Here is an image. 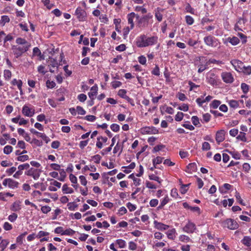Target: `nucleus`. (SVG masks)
Instances as JSON below:
<instances>
[{"instance_id":"41","label":"nucleus","mask_w":251,"mask_h":251,"mask_svg":"<svg viewBox=\"0 0 251 251\" xmlns=\"http://www.w3.org/2000/svg\"><path fill=\"white\" fill-rule=\"evenodd\" d=\"M60 177L58 178V179L61 181H64L65 178L66 176V174L65 171L63 169L61 170L59 172Z\"/></svg>"},{"instance_id":"19","label":"nucleus","mask_w":251,"mask_h":251,"mask_svg":"<svg viewBox=\"0 0 251 251\" xmlns=\"http://www.w3.org/2000/svg\"><path fill=\"white\" fill-rule=\"evenodd\" d=\"M186 172L188 173H192V172H195L197 170V165L195 163H189L187 166Z\"/></svg>"},{"instance_id":"6","label":"nucleus","mask_w":251,"mask_h":251,"mask_svg":"<svg viewBox=\"0 0 251 251\" xmlns=\"http://www.w3.org/2000/svg\"><path fill=\"white\" fill-rule=\"evenodd\" d=\"M231 64L233 66L235 70L237 72H241L242 69L244 66L243 63L237 59L232 60L230 61Z\"/></svg>"},{"instance_id":"59","label":"nucleus","mask_w":251,"mask_h":251,"mask_svg":"<svg viewBox=\"0 0 251 251\" xmlns=\"http://www.w3.org/2000/svg\"><path fill=\"white\" fill-rule=\"evenodd\" d=\"M149 178L151 180H153L157 181L159 183H161V181L160 180V178L158 176H156L155 175L152 174L149 176Z\"/></svg>"},{"instance_id":"61","label":"nucleus","mask_w":251,"mask_h":251,"mask_svg":"<svg viewBox=\"0 0 251 251\" xmlns=\"http://www.w3.org/2000/svg\"><path fill=\"white\" fill-rule=\"evenodd\" d=\"M68 208L70 210H75L77 207V205L74 202H70L68 204Z\"/></svg>"},{"instance_id":"31","label":"nucleus","mask_w":251,"mask_h":251,"mask_svg":"<svg viewBox=\"0 0 251 251\" xmlns=\"http://www.w3.org/2000/svg\"><path fill=\"white\" fill-rule=\"evenodd\" d=\"M128 177L133 179V180L134 181V183L136 186H138L140 184L141 180L139 178H136L134 176V175L133 174L130 175Z\"/></svg>"},{"instance_id":"21","label":"nucleus","mask_w":251,"mask_h":251,"mask_svg":"<svg viewBox=\"0 0 251 251\" xmlns=\"http://www.w3.org/2000/svg\"><path fill=\"white\" fill-rule=\"evenodd\" d=\"M155 227L159 230H166L169 228V226L166 225L161 223H158L156 221L154 222Z\"/></svg>"},{"instance_id":"36","label":"nucleus","mask_w":251,"mask_h":251,"mask_svg":"<svg viewBox=\"0 0 251 251\" xmlns=\"http://www.w3.org/2000/svg\"><path fill=\"white\" fill-rule=\"evenodd\" d=\"M9 242L7 240H2L0 243V248L1 249V251H3L7 247Z\"/></svg>"},{"instance_id":"10","label":"nucleus","mask_w":251,"mask_h":251,"mask_svg":"<svg viewBox=\"0 0 251 251\" xmlns=\"http://www.w3.org/2000/svg\"><path fill=\"white\" fill-rule=\"evenodd\" d=\"M183 229L187 233H193L196 229V226L194 223L189 222Z\"/></svg>"},{"instance_id":"11","label":"nucleus","mask_w":251,"mask_h":251,"mask_svg":"<svg viewBox=\"0 0 251 251\" xmlns=\"http://www.w3.org/2000/svg\"><path fill=\"white\" fill-rule=\"evenodd\" d=\"M22 113L25 116L31 117L34 114V110H32L26 105H24L23 107Z\"/></svg>"},{"instance_id":"37","label":"nucleus","mask_w":251,"mask_h":251,"mask_svg":"<svg viewBox=\"0 0 251 251\" xmlns=\"http://www.w3.org/2000/svg\"><path fill=\"white\" fill-rule=\"evenodd\" d=\"M235 198L238 201L239 203L243 205H245V203L243 202V201L241 199L240 193L237 191L235 193Z\"/></svg>"},{"instance_id":"12","label":"nucleus","mask_w":251,"mask_h":251,"mask_svg":"<svg viewBox=\"0 0 251 251\" xmlns=\"http://www.w3.org/2000/svg\"><path fill=\"white\" fill-rule=\"evenodd\" d=\"M152 15L151 13H148L147 15L144 16L142 18H141L139 22L140 24H142L144 23L143 26H146L148 25L149 20L152 18Z\"/></svg>"},{"instance_id":"50","label":"nucleus","mask_w":251,"mask_h":251,"mask_svg":"<svg viewBox=\"0 0 251 251\" xmlns=\"http://www.w3.org/2000/svg\"><path fill=\"white\" fill-rule=\"evenodd\" d=\"M241 87L244 93L246 94L248 93L249 91V86L247 84L242 83Z\"/></svg>"},{"instance_id":"58","label":"nucleus","mask_w":251,"mask_h":251,"mask_svg":"<svg viewBox=\"0 0 251 251\" xmlns=\"http://www.w3.org/2000/svg\"><path fill=\"white\" fill-rule=\"evenodd\" d=\"M46 85H47V87L48 88H53L55 86L56 84L54 81H50V80H47V81L46 82Z\"/></svg>"},{"instance_id":"43","label":"nucleus","mask_w":251,"mask_h":251,"mask_svg":"<svg viewBox=\"0 0 251 251\" xmlns=\"http://www.w3.org/2000/svg\"><path fill=\"white\" fill-rule=\"evenodd\" d=\"M229 104L230 107L233 108H237L239 106L238 102L235 100H231L229 102Z\"/></svg>"},{"instance_id":"9","label":"nucleus","mask_w":251,"mask_h":251,"mask_svg":"<svg viewBox=\"0 0 251 251\" xmlns=\"http://www.w3.org/2000/svg\"><path fill=\"white\" fill-rule=\"evenodd\" d=\"M146 36L142 35L140 36L137 39L136 44L138 47L143 48L146 47L147 46H144L146 44Z\"/></svg>"},{"instance_id":"14","label":"nucleus","mask_w":251,"mask_h":251,"mask_svg":"<svg viewBox=\"0 0 251 251\" xmlns=\"http://www.w3.org/2000/svg\"><path fill=\"white\" fill-rule=\"evenodd\" d=\"M98 90V88L96 85L91 87V92L88 93V96L91 100H94L95 99Z\"/></svg>"},{"instance_id":"48","label":"nucleus","mask_w":251,"mask_h":251,"mask_svg":"<svg viewBox=\"0 0 251 251\" xmlns=\"http://www.w3.org/2000/svg\"><path fill=\"white\" fill-rule=\"evenodd\" d=\"M4 77L6 79H9L11 77V72L8 70H4Z\"/></svg>"},{"instance_id":"42","label":"nucleus","mask_w":251,"mask_h":251,"mask_svg":"<svg viewBox=\"0 0 251 251\" xmlns=\"http://www.w3.org/2000/svg\"><path fill=\"white\" fill-rule=\"evenodd\" d=\"M75 231L72 229H67L62 233V235H73Z\"/></svg>"},{"instance_id":"8","label":"nucleus","mask_w":251,"mask_h":251,"mask_svg":"<svg viewBox=\"0 0 251 251\" xmlns=\"http://www.w3.org/2000/svg\"><path fill=\"white\" fill-rule=\"evenodd\" d=\"M225 131L224 130L221 129L217 132L216 134V140L218 144L225 140Z\"/></svg>"},{"instance_id":"39","label":"nucleus","mask_w":251,"mask_h":251,"mask_svg":"<svg viewBox=\"0 0 251 251\" xmlns=\"http://www.w3.org/2000/svg\"><path fill=\"white\" fill-rule=\"evenodd\" d=\"M247 22V20L244 18H240L239 19V20L237 22L236 24L238 25L239 26L243 27V26L245 25V23Z\"/></svg>"},{"instance_id":"16","label":"nucleus","mask_w":251,"mask_h":251,"mask_svg":"<svg viewBox=\"0 0 251 251\" xmlns=\"http://www.w3.org/2000/svg\"><path fill=\"white\" fill-rule=\"evenodd\" d=\"M48 63L49 67L56 68L57 70L58 67V64L55 59L51 57H49L48 61Z\"/></svg>"},{"instance_id":"24","label":"nucleus","mask_w":251,"mask_h":251,"mask_svg":"<svg viewBox=\"0 0 251 251\" xmlns=\"http://www.w3.org/2000/svg\"><path fill=\"white\" fill-rule=\"evenodd\" d=\"M62 191L64 193L66 194H72L74 192L73 189L69 187L66 184H65L63 185Z\"/></svg>"},{"instance_id":"3","label":"nucleus","mask_w":251,"mask_h":251,"mask_svg":"<svg viewBox=\"0 0 251 251\" xmlns=\"http://www.w3.org/2000/svg\"><path fill=\"white\" fill-rule=\"evenodd\" d=\"M41 172L40 170L31 168L25 173V174L28 176H32L34 179L36 180L39 178Z\"/></svg>"},{"instance_id":"34","label":"nucleus","mask_w":251,"mask_h":251,"mask_svg":"<svg viewBox=\"0 0 251 251\" xmlns=\"http://www.w3.org/2000/svg\"><path fill=\"white\" fill-rule=\"evenodd\" d=\"M163 159V158L160 157V156H157L155 159H154L152 161V163H153V166H154V167H155V166L157 164H160L162 162Z\"/></svg>"},{"instance_id":"64","label":"nucleus","mask_w":251,"mask_h":251,"mask_svg":"<svg viewBox=\"0 0 251 251\" xmlns=\"http://www.w3.org/2000/svg\"><path fill=\"white\" fill-rule=\"evenodd\" d=\"M87 96L84 94H81L78 96V99L81 102H84L86 100Z\"/></svg>"},{"instance_id":"7","label":"nucleus","mask_w":251,"mask_h":251,"mask_svg":"<svg viewBox=\"0 0 251 251\" xmlns=\"http://www.w3.org/2000/svg\"><path fill=\"white\" fill-rule=\"evenodd\" d=\"M222 79L226 83H231L233 81V77L230 73L225 72L222 74Z\"/></svg>"},{"instance_id":"62","label":"nucleus","mask_w":251,"mask_h":251,"mask_svg":"<svg viewBox=\"0 0 251 251\" xmlns=\"http://www.w3.org/2000/svg\"><path fill=\"white\" fill-rule=\"evenodd\" d=\"M137 248L136 244L133 241H130L129 243V249L130 250L134 251Z\"/></svg>"},{"instance_id":"4","label":"nucleus","mask_w":251,"mask_h":251,"mask_svg":"<svg viewBox=\"0 0 251 251\" xmlns=\"http://www.w3.org/2000/svg\"><path fill=\"white\" fill-rule=\"evenodd\" d=\"M141 132L143 134H155L158 132V130L153 126H146L141 129Z\"/></svg>"},{"instance_id":"20","label":"nucleus","mask_w":251,"mask_h":251,"mask_svg":"<svg viewBox=\"0 0 251 251\" xmlns=\"http://www.w3.org/2000/svg\"><path fill=\"white\" fill-rule=\"evenodd\" d=\"M16 43L19 45H23V46H27L30 47V44L27 42V41L22 38H18L16 41Z\"/></svg>"},{"instance_id":"2","label":"nucleus","mask_w":251,"mask_h":251,"mask_svg":"<svg viewBox=\"0 0 251 251\" xmlns=\"http://www.w3.org/2000/svg\"><path fill=\"white\" fill-rule=\"evenodd\" d=\"M29 47L27 46H14L12 48L14 54L16 57H18L22 54L28 50Z\"/></svg>"},{"instance_id":"27","label":"nucleus","mask_w":251,"mask_h":251,"mask_svg":"<svg viewBox=\"0 0 251 251\" xmlns=\"http://www.w3.org/2000/svg\"><path fill=\"white\" fill-rule=\"evenodd\" d=\"M10 21V19L8 16L3 15L1 16V20L0 21V24H1L2 26L4 25L5 24L7 23H9Z\"/></svg>"},{"instance_id":"35","label":"nucleus","mask_w":251,"mask_h":251,"mask_svg":"<svg viewBox=\"0 0 251 251\" xmlns=\"http://www.w3.org/2000/svg\"><path fill=\"white\" fill-rule=\"evenodd\" d=\"M246 133L243 132H240L239 135L237 137V139L243 142H246L247 139L245 136Z\"/></svg>"},{"instance_id":"23","label":"nucleus","mask_w":251,"mask_h":251,"mask_svg":"<svg viewBox=\"0 0 251 251\" xmlns=\"http://www.w3.org/2000/svg\"><path fill=\"white\" fill-rule=\"evenodd\" d=\"M19 183L11 178H9V183L8 186L11 188H17L18 187Z\"/></svg>"},{"instance_id":"47","label":"nucleus","mask_w":251,"mask_h":251,"mask_svg":"<svg viewBox=\"0 0 251 251\" xmlns=\"http://www.w3.org/2000/svg\"><path fill=\"white\" fill-rule=\"evenodd\" d=\"M17 214L13 213L8 216V219L11 222H14L17 219Z\"/></svg>"},{"instance_id":"51","label":"nucleus","mask_w":251,"mask_h":251,"mask_svg":"<svg viewBox=\"0 0 251 251\" xmlns=\"http://www.w3.org/2000/svg\"><path fill=\"white\" fill-rule=\"evenodd\" d=\"M28 156L27 155H23L19 156L17 157V160L20 161L24 162L28 159Z\"/></svg>"},{"instance_id":"38","label":"nucleus","mask_w":251,"mask_h":251,"mask_svg":"<svg viewBox=\"0 0 251 251\" xmlns=\"http://www.w3.org/2000/svg\"><path fill=\"white\" fill-rule=\"evenodd\" d=\"M13 148L9 145L6 146L3 149V152L6 154H8L12 151Z\"/></svg>"},{"instance_id":"54","label":"nucleus","mask_w":251,"mask_h":251,"mask_svg":"<svg viewBox=\"0 0 251 251\" xmlns=\"http://www.w3.org/2000/svg\"><path fill=\"white\" fill-rule=\"evenodd\" d=\"M221 104V101L218 100H214L211 104V106L213 108H217Z\"/></svg>"},{"instance_id":"49","label":"nucleus","mask_w":251,"mask_h":251,"mask_svg":"<svg viewBox=\"0 0 251 251\" xmlns=\"http://www.w3.org/2000/svg\"><path fill=\"white\" fill-rule=\"evenodd\" d=\"M210 149V144L206 142H204L202 143V150L203 151H208Z\"/></svg>"},{"instance_id":"45","label":"nucleus","mask_w":251,"mask_h":251,"mask_svg":"<svg viewBox=\"0 0 251 251\" xmlns=\"http://www.w3.org/2000/svg\"><path fill=\"white\" fill-rule=\"evenodd\" d=\"M183 117V113L182 112H178L177 113L176 115L175 116V120L176 121H181Z\"/></svg>"},{"instance_id":"57","label":"nucleus","mask_w":251,"mask_h":251,"mask_svg":"<svg viewBox=\"0 0 251 251\" xmlns=\"http://www.w3.org/2000/svg\"><path fill=\"white\" fill-rule=\"evenodd\" d=\"M186 22L187 24L189 25H191L194 23V19L193 18L190 16H186L185 17Z\"/></svg>"},{"instance_id":"29","label":"nucleus","mask_w":251,"mask_h":251,"mask_svg":"<svg viewBox=\"0 0 251 251\" xmlns=\"http://www.w3.org/2000/svg\"><path fill=\"white\" fill-rule=\"evenodd\" d=\"M33 187L35 188H40L41 191H44L46 189V186L44 185L43 183H35Z\"/></svg>"},{"instance_id":"63","label":"nucleus","mask_w":251,"mask_h":251,"mask_svg":"<svg viewBox=\"0 0 251 251\" xmlns=\"http://www.w3.org/2000/svg\"><path fill=\"white\" fill-rule=\"evenodd\" d=\"M49 234V232H45L44 231H40L38 234V235L36 236V237L38 238H40L42 237L47 236Z\"/></svg>"},{"instance_id":"33","label":"nucleus","mask_w":251,"mask_h":251,"mask_svg":"<svg viewBox=\"0 0 251 251\" xmlns=\"http://www.w3.org/2000/svg\"><path fill=\"white\" fill-rule=\"evenodd\" d=\"M126 91L125 89H120L118 91V95L121 98H125L126 99H130L126 95Z\"/></svg>"},{"instance_id":"28","label":"nucleus","mask_w":251,"mask_h":251,"mask_svg":"<svg viewBox=\"0 0 251 251\" xmlns=\"http://www.w3.org/2000/svg\"><path fill=\"white\" fill-rule=\"evenodd\" d=\"M11 83L13 85H17L19 90H21V87L22 86L23 84L22 80L14 79L12 81Z\"/></svg>"},{"instance_id":"52","label":"nucleus","mask_w":251,"mask_h":251,"mask_svg":"<svg viewBox=\"0 0 251 251\" xmlns=\"http://www.w3.org/2000/svg\"><path fill=\"white\" fill-rule=\"evenodd\" d=\"M123 147L122 146V147H120V146L119 145V143H118L116 146L114 147L113 150V153H116L119 150H120V154L123 151Z\"/></svg>"},{"instance_id":"44","label":"nucleus","mask_w":251,"mask_h":251,"mask_svg":"<svg viewBox=\"0 0 251 251\" xmlns=\"http://www.w3.org/2000/svg\"><path fill=\"white\" fill-rule=\"evenodd\" d=\"M169 201V198L168 196H166L164 199L161 201L160 206L159 208L163 207L165 205H166Z\"/></svg>"},{"instance_id":"22","label":"nucleus","mask_w":251,"mask_h":251,"mask_svg":"<svg viewBox=\"0 0 251 251\" xmlns=\"http://www.w3.org/2000/svg\"><path fill=\"white\" fill-rule=\"evenodd\" d=\"M136 15L134 13L132 12L128 14V22L129 24H130V27L131 28H133L134 27V23H133V18Z\"/></svg>"},{"instance_id":"32","label":"nucleus","mask_w":251,"mask_h":251,"mask_svg":"<svg viewBox=\"0 0 251 251\" xmlns=\"http://www.w3.org/2000/svg\"><path fill=\"white\" fill-rule=\"evenodd\" d=\"M229 42L232 45H236L239 43V39L237 37H233L228 38Z\"/></svg>"},{"instance_id":"55","label":"nucleus","mask_w":251,"mask_h":251,"mask_svg":"<svg viewBox=\"0 0 251 251\" xmlns=\"http://www.w3.org/2000/svg\"><path fill=\"white\" fill-rule=\"evenodd\" d=\"M51 210V208L49 206H43L41 207V211L43 213L47 214Z\"/></svg>"},{"instance_id":"26","label":"nucleus","mask_w":251,"mask_h":251,"mask_svg":"<svg viewBox=\"0 0 251 251\" xmlns=\"http://www.w3.org/2000/svg\"><path fill=\"white\" fill-rule=\"evenodd\" d=\"M241 72H243L244 74L249 75L251 74V66H243Z\"/></svg>"},{"instance_id":"5","label":"nucleus","mask_w":251,"mask_h":251,"mask_svg":"<svg viewBox=\"0 0 251 251\" xmlns=\"http://www.w3.org/2000/svg\"><path fill=\"white\" fill-rule=\"evenodd\" d=\"M225 225L230 229H235L238 228L239 226L237 223L231 219H227L225 222Z\"/></svg>"},{"instance_id":"1","label":"nucleus","mask_w":251,"mask_h":251,"mask_svg":"<svg viewBox=\"0 0 251 251\" xmlns=\"http://www.w3.org/2000/svg\"><path fill=\"white\" fill-rule=\"evenodd\" d=\"M204 43L208 46L212 48H216L219 46L220 42L214 36L208 35L205 36L203 39Z\"/></svg>"},{"instance_id":"53","label":"nucleus","mask_w":251,"mask_h":251,"mask_svg":"<svg viewBox=\"0 0 251 251\" xmlns=\"http://www.w3.org/2000/svg\"><path fill=\"white\" fill-rule=\"evenodd\" d=\"M29 168V164L28 163H25L22 165H20L18 166V169L20 171H22L24 169H28Z\"/></svg>"},{"instance_id":"56","label":"nucleus","mask_w":251,"mask_h":251,"mask_svg":"<svg viewBox=\"0 0 251 251\" xmlns=\"http://www.w3.org/2000/svg\"><path fill=\"white\" fill-rule=\"evenodd\" d=\"M192 123L195 126H197L199 124V119L197 116H194L192 117Z\"/></svg>"},{"instance_id":"60","label":"nucleus","mask_w":251,"mask_h":251,"mask_svg":"<svg viewBox=\"0 0 251 251\" xmlns=\"http://www.w3.org/2000/svg\"><path fill=\"white\" fill-rule=\"evenodd\" d=\"M111 129L114 132H117L120 129V126L116 124H113L110 126Z\"/></svg>"},{"instance_id":"25","label":"nucleus","mask_w":251,"mask_h":251,"mask_svg":"<svg viewBox=\"0 0 251 251\" xmlns=\"http://www.w3.org/2000/svg\"><path fill=\"white\" fill-rule=\"evenodd\" d=\"M242 243L247 247L251 246V238L249 236H245L242 240Z\"/></svg>"},{"instance_id":"40","label":"nucleus","mask_w":251,"mask_h":251,"mask_svg":"<svg viewBox=\"0 0 251 251\" xmlns=\"http://www.w3.org/2000/svg\"><path fill=\"white\" fill-rule=\"evenodd\" d=\"M116 243L118 245L119 248H124L126 246V242L122 239H118L116 240Z\"/></svg>"},{"instance_id":"30","label":"nucleus","mask_w":251,"mask_h":251,"mask_svg":"<svg viewBox=\"0 0 251 251\" xmlns=\"http://www.w3.org/2000/svg\"><path fill=\"white\" fill-rule=\"evenodd\" d=\"M175 229H172L167 232V237L170 239H174L175 237Z\"/></svg>"},{"instance_id":"17","label":"nucleus","mask_w":251,"mask_h":251,"mask_svg":"<svg viewBox=\"0 0 251 251\" xmlns=\"http://www.w3.org/2000/svg\"><path fill=\"white\" fill-rule=\"evenodd\" d=\"M163 9L160 8L159 7H158L155 10V17L158 22H161L162 20L163 16L161 13L163 12Z\"/></svg>"},{"instance_id":"13","label":"nucleus","mask_w":251,"mask_h":251,"mask_svg":"<svg viewBox=\"0 0 251 251\" xmlns=\"http://www.w3.org/2000/svg\"><path fill=\"white\" fill-rule=\"evenodd\" d=\"M75 15L79 21H84L85 19V12L80 8H77L75 10Z\"/></svg>"},{"instance_id":"18","label":"nucleus","mask_w":251,"mask_h":251,"mask_svg":"<svg viewBox=\"0 0 251 251\" xmlns=\"http://www.w3.org/2000/svg\"><path fill=\"white\" fill-rule=\"evenodd\" d=\"M21 209V206L20 205V202L19 201L13 202L10 207V210L14 212L19 211Z\"/></svg>"},{"instance_id":"15","label":"nucleus","mask_w":251,"mask_h":251,"mask_svg":"<svg viewBox=\"0 0 251 251\" xmlns=\"http://www.w3.org/2000/svg\"><path fill=\"white\" fill-rule=\"evenodd\" d=\"M146 44L144 45V46H149L151 45H152L157 43V37L156 36H152L149 38L146 37Z\"/></svg>"},{"instance_id":"46","label":"nucleus","mask_w":251,"mask_h":251,"mask_svg":"<svg viewBox=\"0 0 251 251\" xmlns=\"http://www.w3.org/2000/svg\"><path fill=\"white\" fill-rule=\"evenodd\" d=\"M76 110L78 114L79 115H83L86 113V111L84 110V109L80 106H76Z\"/></svg>"}]
</instances>
